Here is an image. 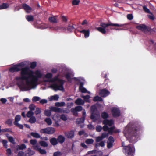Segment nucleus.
Wrapping results in <instances>:
<instances>
[{"label": "nucleus", "mask_w": 156, "mask_h": 156, "mask_svg": "<svg viewBox=\"0 0 156 156\" xmlns=\"http://www.w3.org/2000/svg\"><path fill=\"white\" fill-rule=\"evenodd\" d=\"M27 61H24L11 67L10 72L20 71V76L16 77L17 84L21 91H27L36 88L37 85L38 80L42 76V74L40 70L34 71L30 70L28 67H25Z\"/></svg>", "instance_id": "1"}, {"label": "nucleus", "mask_w": 156, "mask_h": 156, "mask_svg": "<svg viewBox=\"0 0 156 156\" xmlns=\"http://www.w3.org/2000/svg\"><path fill=\"white\" fill-rule=\"evenodd\" d=\"M59 75L58 74L52 78L53 75L50 73H48L44 76V77L46 78L44 80V81L52 83L49 87L55 91L60 90L64 91V89L63 85L65 81L59 78Z\"/></svg>", "instance_id": "2"}, {"label": "nucleus", "mask_w": 156, "mask_h": 156, "mask_svg": "<svg viewBox=\"0 0 156 156\" xmlns=\"http://www.w3.org/2000/svg\"><path fill=\"white\" fill-rule=\"evenodd\" d=\"M138 130V129H136L134 125H131L129 123L125 128L124 130V134L127 138L131 136H136V133Z\"/></svg>", "instance_id": "3"}, {"label": "nucleus", "mask_w": 156, "mask_h": 156, "mask_svg": "<svg viewBox=\"0 0 156 156\" xmlns=\"http://www.w3.org/2000/svg\"><path fill=\"white\" fill-rule=\"evenodd\" d=\"M113 123V121L112 120H104L103 122V123L104 124L103 127V130L105 131H108L109 134H112L115 127L114 126H111L112 125Z\"/></svg>", "instance_id": "4"}, {"label": "nucleus", "mask_w": 156, "mask_h": 156, "mask_svg": "<svg viewBox=\"0 0 156 156\" xmlns=\"http://www.w3.org/2000/svg\"><path fill=\"white\" fill-rule=\"evenodd\" d=\"M59 72L62 74V76H65L69 81L71 80V77L73 76L74 75L73 72L62 66H61L60 68Z\"/></svg>", "instance_id": "5"}, {"label": "nucleus", "mask_w": 156, "mask_h": 156, "mask_svg": "<svg viewBox=\"0 0 156 156\" xmlns=\"http://www.w3.org/2000/svg\"><path fill=\"white\" fill-rule=\"evenodd\" d=\"M100 26L102 27H99L96 28L97 30L103 34H105L106 33L105 28L110 26H117V23H112L111 22L108 23H101L100 24Z\"/></svg>", "instance_id": "6"}, {"label": "nucleus", "mask_w": 156, "mask_h": 156, "mask_svg": "<svg viewBox=\"0 0 156 156\" xmlns=\"http://www.w3.org/2000/svg\"><path fill=\"white\" fill-rule=\"evenodd\" d=\"M75 81L79 82L80 83L79 86L80 90L83 93H87V90L86 88L83 87L85 80L82 77H74L73 78Z\"/></svg>", "instance_id": "7"}, {"label": "nucleus", "mask_w": 156, "mask_h": 156, "mask_svg": "<svg viewBox=\"0 0 156 156\" xmlns=\"http://www.w3.org/2000/svg\"><path fill=\"white\" fill-rule=\"evenodd\" d=\"M125 154L127 156L133 155L134 152L135 150L133 146L128 145L125 147Z\"/></svg>", "instance_id": "8"}, {"label": "nucleus", "mask_w": 156, "mask_h": 156, "mask_svg": "<svg viewBox=\"0 0 156 156\" xmlns=\"http://www.w3.org/2000/svg\"><path fill=\"white\" fill-rule=\"evenodd\" d=\"M55 131V129L54 128L51 127L42 129L40 130V132L41 133L51 134H53Z\"/></svg>", "instance_id": "9"}, {"label": "nucleus", "mask_w": 156, "mask_h": 156, "mask_svg": "<svg viewBox=\"0 0 156 156\" xmlns=\"http://www.w3.org/2000/svg\"><path fill=\"white\" fill-rule=\"evenodd\" d=\"M21 119V116L19 115H17L15 118V121L13 123L16 126L18 127L20 129H23V126L22 125L19 124L18 122L20 121Z\"/></svg>", "instance_id": "10"}, {"label": "nucleus", "mask_w": 156, "mask_h": 156, "mask_svg": "<svg viewBox=\"0 0 156 156\" xmlns=\"http://www.w3.org/2000/svg\"><path fill=\"white\" fill-rule=\"evenodd\" d=\"M136 28L145 33H147L150 30V29L149 27L144 24H141L136 26Z\"/></svg>", "instance_id": "11"}, {"label": "nucleus", "mask_w": 156, "mask_h": 156, "mask_svg": "<svg viewBox=\"0 0 156 156\" xmlns=\"http://www.w3.org/2000/svg\"><path fill=\"white\" fill-rule=\"evenodd\" d=\"M34 149L38 151L41 154H46L47 153L46 151L45 150L41 149L39 145L34 146Z\"/></svg>", "instance_id": "12"}, {"label": "nucleus", "mask_w": 156, "mask_h": 156, "mask_svg": "<svg viewBox=\"0 0 156 156\" xmlns=\"http://www.w3.org/2000/svg\"><path fill=\"white\" fill-rule=\"evenodd\" d=\"M110 93V92L107 90L103 89L101 90L99 93V95L102 97H105L108 96Z\"/></svg>", "instance_id": "13"}, {"label": "nucleus", "mask_w": 156, "mask_h": 156, "mask_svg": "<svg viewBox=\"0 0 156 156\" xmlns=\"http://www.w3.org/2000/svg\"><path fill=\"white\" fill-rule=\"evenodd\" d=\"M65 136L68 138H72L74 136V131L73 130H71L69 131L65 132Z\"/></svg>", "instance_id": "14"}, {"label": "nucleus", "mask_w": 156, "mask_h": 156, "mask_svg": "<svg viewBox=\"0 0 156 156\" xmlns=\"http://www.w3.org/2000/svg\"><path fill=\"white\" fill-rule=\"evenodd\" d=\"M37 28L42 29L47 28H49V29H50L52 28L48 24H45L44 23H42L39 25L37 27Z\"/></svg>", "instance_id": "15"}, {"label": "nucleus", "mask_w": 156, "mask_h": 156, "mask_svg": "<svg viewBox=\"0 0 156 156\" xmlns=\"http://www.w3.org/2000/svg\"><path fill=\"white\" fill-rule=\"evenodd\" d=\"M26 145L23 144H21L20 145H17L16 147V150L15 151V153L16 154H17L18 153V151L20 150H23L24 149L26 148Z\"/></svg>", "instance_id": "16"}, {"label": "nucleus", "mask_w": 156, "mask_h": 156, "mask_svg": "<svg viewBox=\"0 0 156 156\" xmlns=\"http://www.w3.org/2000/svg\"><path fill=\"white\" fill-rule=\"evenodd\" d=\"M57 16H52L48 18V21L51 23H58V20L57 18Z\"/></svg>", "instance_id": "17"}, {"label": "nucleus", "mask_w": 156, "mask_h": 156, "mask_svg": "<svg viewBox=\"0 0 156 156\" xmlns=\"http://www.w3.org/2000/svg\"><path fill=\"white\" fill-rule=\"evenodd\" d=\"M22 8L27 13L30 12L32 9L28 5L26 4H23L22 5Z\"/></svg>", "instance_id": "18"}, {"label": "nucleus", "mask_w": 156, "mask_h": 156, "mask_svg": "<svg viewBox=\"0 0 156 156\" xmlns=\"http://www.w3.org/2000/svg\"><path fill=\"white\" fill-rule=\"evenodd\" d=\"M49 109L51 111H52L57 112H62V109L61 108L56 107H49Z\"/></svg>", "instance_id": "19"}, {"label": "nucleus", "mask_w": 156, "mask_h": 156, "mask_svg": "<svg viewBox=\"0 0 156 156\" xmlns=\"http://www.w3.org/2000/svg\"><path fill=\"white\" fill-rule=\"evenodd\" d=\"M100 115L98 113H92L91 114V118L94 121H96L100 117Z\"/></svg>", "instance_id": "20"}, {"label": "nucleus", "mask_w": 156, "mask_h": 156, "mask_svg": "<svg viewBox=\"0 0 156 156\" xmlns=\"http://www.w3.org/2000/svg\"><path fill=\"white\" fill-rule=\"evenodd\" d=\"M34 154V152L29 148L25 152V156H31Z\"/></svg>", "instance_id": "21"}, {"label": "nucleus", "mask_w": 156, "mask_h": 156, "mask_svg": "<svg viewBox=\"0 0 156 156\" xmlns=\"http://www.w3.org/2000/svg\"><path fill=\"white\" fill-rule=\"evenodd\" d=\"M80 32L84 34V37L85 38H87L89 36L90 31L89 30H82L80 31Z\"/></svg>", "instance_id": "22"}, {"label": "nucleus", "mask_w": 156, "mask_h": 156, "mask_svg": "<svg viewBox=\"0 0 156 156\" xmlns=\"http://www.w3.org/2000/svg\"><path fill=\"white\" fill-rule=\"evenodd\" d=\"M59 98L58 95L56 94L54 95L51 96L48 98L49 101H51L53 100L57 101Z\"/></svg>", "instance_id": "23"}, {"label": "nucleus", "mask_w": 156, "mask_h": 156, "mask_svg": "<svg viewBox=\"0 0 156 156\" xmlns=\"http://www.w3.org/2000/svg\"><path fill=\"white\" fill-rule=\"evenodd\" d=\"M65 140V138L64 136L60 135L58 136L57 138V140L58 142L61 144L63 143Z\"/></svg>", "instance_id": "24"}, {"label": "nucleus", "mask_w": 156, "mask_h": 156, "mask_svg": "<svg viewBox=\"0 0 156 156\" xmlns=\"http://www.w3.org/2000/svg\"><path fill=\"white\" fill-rule=\"evenodd\" d=\"M75 103L77 105H83L84 101L81 99L79 98L75 101Z\"/></svg>", "instance_id": "25"}, {"label": "nucleus", "mask_w": 156, "mask_h": 156, "mask_svg": "<svg viewBox=\"0 0 156 156\" xmlns=\"http://www.w3.org/2000/svg\"><path fill=\"white\" fill-rule=\"evenodd\" d=\"M9 7V5L7 3H3L0 5V10L5 9L8 8Z\"/></svg>", "instance_id": "26"}, {"label": "nucleus", "mask_w": 156, "mask_h": 156, "mask_svg": "<svg viewBox=\"0 0 156 156\" xmlns=\"http://www.w3.org/2000/svg\"><path fill=\"white\" fill-rule=\"evenodd\" d=\"M50 142L53 145H55L58 144L57 140L55 138H52L50 140Z\"/></svg>", "instance_id": "27"}, {"label": "nucleus", "mask_w": 156, "mask_h": 156, "mask_svg": "<svg viewBox=\"0 0 156 156\" xmlns=\"http://www.w3.org/2000/svg\"><path fill=\"white\" fill-rule=\"evenodd\" d=\"M85 119L83 117L80 118H78L76 119V123L78 124L83 123Z\"/></svg>", "instance_id": "28"}, {"label": "nucleus", "mask_w": 156, "mask_h": 156, "mask_svg": "<svg viewBox=\"0 0 156 156\" xmlns=\"http://www.w3.org/2000/svg\"><path fill=\"white\" fill-rule=\"evenodd\" d=\"M112 115L114 117L117 116V108H112Z\"/></svg>", "instance_id": "29"}, {"label": "nucleus", "mask_w": 156, "mask_h": 156, "mask_svg": "<svg viewBox=\"0 0 156 156\" xmlns=\"http://www.w3.org/2000/svg\"><path fill=\"white\" fill-rule=\"evenodd\" d=\"M30 135L34 137L37 138H40L41 136L40 135L39 133H37L31 132L30 133Z\"/></svg>", "instance_id": "30"}, {"label": "nucleus", "mask_w": 156, "mask_h": 156, "mask_svg": "<svg viewBox=\"0 0 156 156\" xmlns=\"http://www.w3.org/2000/svg\"><path fill=\"white\" fill-rule=\"evenodd\" d=\"M39 144L41 146L44 147H46L48 146V144L46 142L44 141H39Z\"/></svg>", "instance_id": "31"}, {"label": "nucleus", "mask_w": 156, "mask_h": 156, "mask_svg": "<svg viewBox=\"0 0 156 156\" xmlns=\"http://www.w3.org/2000/svg\"><path fill=\"white\" fill-rule=\"evenodd\" d=\"M26 18L28 22L32 21L34 20V17L32 15H27L26 16Z\"/></svg>", "instance_id": "32"}, {"label": "nucleus", "mask_w": 156, "mask_h": 156, "mask_svg": "<svg viewBox=\"0 0 156 156\" xmlns=\"http://www.w3.org/2000/svg\"><path fill=\"white\" fill-rule=\"evenodd\" d=\"M81 97L84 98L85 101L88 102H90L89 99L90 98V96L89 95H87L86 96H84L82 95H81Z\"/></svg>", "instance_id": "33"}, {"label": "nucleus", "mask_w": 156, "mask_h": 156, "mask_svg": "<svg viewBox=\"0 0 156 156\" xmlns=\"http://www.w3.org/2000/svg\"><path fill=\"white\" fill-rule=\"evenodd\" d=\"M94 140L92 139H87L85 141V143L87 144H93Z\"/></svg>", "instance_id": "34"}, {"label": "nucleus", "mask_w": 156, "mask_h": 156, "mask_svg": "<svg viewBox=\"0 0 156 156\" xmlns=\"http://www.w3.org/2000/svg\"><path fill=\"white\" fill-rule=\"evenodd\" d=\"M51 111L50 110H46L44 112V115L47 116H50L51 114Z\"/></svg>", "instance_id": "35"}, {"label": "nucleus", "mask_w": 156, "mask_h": 156, "mask_svg": "<svg viewBox=\"0 0 156 156\" xmlns=\"http://www.w3.org/2000/svg\"><path fill=\"white\" fill-rule=\"evenodd\" d=\"M65 103L64 102H56L55 103V106L57 107H62L64 106Z\"/></svg>", "instance_id": "36"}, {"label": "nucleus", "mask_w": 156, "mask_h": 156, "mask_svg": "<svg viewBox=\"0 0 156 156\" xmlns=\"http://www.w3.org/2000/svg\"><path fill=\"white\" fill-rule=\"evenodd\" d=\"M103 99L102 98L98 96L95 97L93 98V101H101Z\"/></svg>", "instance_id": "37"}, {"label": "nucleus", "mask_w": 156, "mask_h": 156, "mask_svg": "<svg viewBox=\"0 0 156 156\" xmlns=\"http://www.w3.org/2000/svg\"><path fill=\"white\" fill-rule=\"evenodd\" d=\"M45 121L48 125H50L52 123V122L51 119L49 118H46L45 119Z\"/></svg>", "instance_id": "38"}, {"label": "nucleus", "mask_w": 156, "mask_h": 156, "mask_svg": "<svg viewBox=\"0 0 156 156\" xmlns=\"http://www.w3.org/2000/svg\"><path fill=\"white\" fill-rule=\"evenodd\" d=\"M36 121V118L34 116H32L30 118L29 122L31 123H34Z\"/></svg>", "instance_id": "39"}, {"label": "nucleus", "mask_w": 156, "mask_h": 156, "mask_svg": "<svg viewBox=\"0 0 156 156\" xmlns=\"http://www.w3.org/2000/svg\"><path fill=\"white\" fill-rule=\"evenodd\" d=\"M34 114V113L33 111H29L27 112V116L28 118H30L33 116Z\"/></svg>", "instance_id": "40"}, {"label": "nucleus", "mask_w": 156, "mask_h": 156, "mask_svg": "<svg viewBox=\"0 0 156 156\" xmlns=\"http://www.w3.org/2000/svg\"><path fill=\"white\" fill-rule=\"evenodd\" d=\"M30 144L33 145V147L34 146L37 145L36 144L37 143V140L36 139H32L30 141Z\"/></svg>", "instance_id": "41"}, {"label": "nucleus", "mask_w": 156, "mask_h": 156, "mask_svg": "<svg viewBox=\"0 0 156 156\" xmlns=\"http://www.w3.org/2000/svg\"><path fill=\"white\" fill-rule=\"evenodd\" d=\"M40 98L38 96H34L33 97L32 99V101L33 102H37L38 101H40Z\"/></svg>", "instance_id": "42"}, {"label": "nucleus", "mask_w": 156, "mask_h": 156, "mask_svg": "<svg viewBox=\"0 0 156 156\" xmlns=\"http://www.w3.org/2000/svg\"><path fill=\"white\" fill-rule=\"evenodd\" d=\"M36 108L35 105L34 104H30L29 107V108L30 110V111H33Z\"/></svg>", "instance_id": "43"}, {"label": "nucleus", "mask_w": 156, "mask_h": 156, "mask_svg": "<svg viewBox=\"0 0 156 156\" xmlns=\"http://www.w3.org/2000/svg\"><path fill=\"white\" fill-rule=\"evenodd\" d=\"M118 27H122V28L120 29L119 28H118V30H125L126 28V25L124 24H118L117 25Z\"/></svg>", "instance_id": "44"}, {"label": "nucleus", "mask_w": 156, "mask_h": 156, "mask_svg": "<svg viewBox=\"0 0 156 156\" xmlns=\"http://www.w3.org/2000/svg\"><path fill=\"white\" fill-rule=\"evenodd\" d=\"M51 27L52 28L50 29L55 30H59L61 29V27L57 25L55 26V27Z\"/></svg>", "instance_id": "45"}, {"label": "nucleus", "mask_w": 156, "mask_h": 156, "mask_svg": "<svg viewBox=\"0 0 156 156\" xmlns=\"http://www.w3.org/2000/svg\"><path fill=\"white\" fill-rule=\"evenodd\" d=\"M60 119L64 121H66L67 119V116L64 114H62L60 116Z\"/></svg>", "instance_id": "46"}, {"label": "nucleus", "mask_w": 156, "mask_h": 156, "mask_svg": "<svg viewBox=\"0 0 156 156\" xmlns=\"http://www.w3.org/2000/svg\"><path fill=\"white\" fill-rule=\"evenodd\" d=\"M71 112L73 113V115L75 116H77L78 115V113L77 111L75 109V108H73L71 109Z\"/></svg>", "instance_id": "47"}, {"label": "nucleus", "mask_w": 156, "mask_h": 156, "mask_svg": "<svg viewBox=\"0 0 156 156\" xmlns=\"http://www.w3.org/2000/svg\"><path fill=\"white\" fill-rule=\"evenodd\" d=\"M79 0H73L72 2V5H77L80 2Z\"/></svg>", "instance_id": "48"}, {"label": "nucleus", "mask_w": 156, "mask_h": 156, "mask_svg": "<svg viewBox=\"0 0 156 156\" xmlns=\"http://www.w3.org/2000/svg\"><path fill=\"white\" fill-rule=\"evenodd\" d=\"M91 113H96V111H97V108L95 106L93 105L91 107Z\"/></svg>", "instance_id": "49"}, {"label": "nucleus", "mask_w": 156, "mask_h": 156, "mask_svg": "<svg viewBox=\"0 0 156 156\" xmlns=\"http://www.w3.org/2000/svg\"><path fill=\"white\" fill-rule=\"evenodd\" d=\"M5 123L9 126H11L12 125V119H8L5 122Z\"/></svg>", "instance_id": "50"}, {"label": "nucleus", "mask_w": 156, "mask_h": 156, "mask_svg": "<svg viewBox=\"0 0 156 156\" xmlns=\"http://www.w3.org/2000/svg\"><path fill=\"white\" fill-rule=\"evenodd\" d=\"M8 138L9 140V141L13 144H15V142L14 139L12 136H9L8 137Z\"/></svg>", "instance_id": "51"}, {"label": "nucleus", "mask_w": 156, "mask_h": 156, "mask_svg": "<svg viewBox=\"0 0 156 156\" xmlns=\"http://www.w3.org/2000/svg\"><path fill=\"white\" fill-rule=\"evenodd\" d=\"M34 113L36 115L40 114L41 113V108H37Z\"/></svg>", "instance_id": "52"}, {"label": "nucleus", "mask_w": 156, "mask_h": 156, "mask_svg": "<svg viewBox=\"0 0 156 156\" xmlns=\"http://www.w3.org/2000/svg\"><path fill=\"white\" fill-rule=\"evenodd\" d=\"M96 150H93L92 151H88L86 155H87L88 154H95L96 153Z\"/></svg>", "instance_id": "53"}, {"label": "nucleus", "mask_w": 156, "mask_h": 156, "mask_svg": "<svg viewBox=\"0 0 156 156\" xmlns=\"http://www.w3.org/2000/svg\"><path fill=\"white\" fill-rule=\"evenodd\" d=\"M102 117L104 119H106L108 117V114L105 112H103L101 115Z\"/></svg>", "instance_id": "54"}, {"label": "nucleus", "mask_w": 156, "mask_h": 156, "mask_svg": "<svg viewBox=\"0 0 156 156\" xmlns=\"http://www.w3.org/2000/svg\"><path fill=\"white\" fill-rule=\"evenodd\" d=\"M62 155V153L60 151L55 152L53 153V156H60Z\"/></svg>", "instance_id": "55"}, {"label": "nucleus", "mask_w": 156, "mask_h": 156, "mask_svg": "<svg viewBox=\"0 0 156 156\" xmlns=\"http://www.w3.org/2000/svg\"><path fill=\"white\" fill-rule=\"evenodd\" d=\"M37 65L36 62H34L31 63L30 65V67L31 68L34 69V68Z\"/></svg>", "instance_id": "56"}, {"label": "nucleus", "mask_w": 156, "mask_h": 156, "mask_svg": "<svg viewBox=\"0 0 156 156\" xmlns=\"http://www.w3.org/2000/svg\"><path fill=\"white\" fill-rule=\"evenodd\" d=\"M102 129H103V127L102 128L101 126L100 125L98 126L96 128V131L98 132H100Z\"/></svg>", "instance_id": "57"}, {"label": "nucleus", "mask_w": 156, "mask_h": 156, "mask_svg": "<svg viewBox=\"0 0 156 156\" xmlns=\"http://www.w3.org/2000/svg\"><path fill=\"white\" fill-rule=\"evenodd\" d=\"M74 29V27L73 26H68L67 29L70 32L72 31V30Z\"/></svg>", "instance_id": "58"}, {"label": "nucleus", "mask_w": 156, "mask_h": 156, "mask_svg": "<svg viewBox=\"0 0 156 156\" xmlns=\"http://www.w3.org/2000/svg\"><path fill=\"white\" fill-rule=\"evenodd\" d=\"M108 134L107 133H102L101 136L103 139L108 137Z\"/></svg>", "instance_id": "59"}, {"label": "nucleus", "mask_w": 156, "mask_h": 156, "mask_svg": "<svg viewBox=\"0 0 156 156\" xmlns=\"http://www.w3.org/2000/svg\"><path fill=\"white\" fill-rule=\"evenodd\" d=\"M2 143L5 147V148H7L8 147V145L7 144V141L5 140H2Z\"/></svg>", "instance_id": "60"}, {"label": "nucleus", "mask_w": 156, "mask_h": 156, "mask_svg": "<svg viewBox=\"0 0 156 156\" xmlns=\"http://www.w3.org/2000/svg\"><path fill=\"white\" fill-rule=\"evenodd\" d=\"M77 111H80L82 110V107L80 106H76L75 108Z\"/></svg>", "instance_id": "61"}, {"label": "nucleus", "mask_w": 156, "mask_h": 156, "mask_svg": "<svg viewBox=\"0 0 156 156\" xmlns=\"http://www.w3.org/2000/svg\"><path fill=\"white\" fill-rule=\"evenodd\" d=\"M143 8L144 10L145 11V12L149 13H151L149 9L147 8L146 6H144L143 7Z\"/></svg>", "instance_id": "62"}, {"label": "nucleus", "mask_w": 156, "mask_h": 156, "mask_svg": "<svg viewBox=\"0 0 156 156\" xmlns=\"http://www.w3.org/2000/svg\"><path fill=\"white\" fill-rule=\"evenodd\" d=\"M40 103L42 104L46 103L47 102V100L45 99H42L40 100Z\"/></svg>", "instance_id": "63"}, {"label": "nucleus", "mask_w": 156, "mask_h": 156, "mask_svg": "<svg viewBox=\"0 0 156 156\" xmlns=\"http://www.w3.org/2000/svg\"><path fill=\"white\" fill-rule=\"evenodd\" d=\"M18 156H25V153L22 151L19 152L17 154Z\"/></svg>", "instance_id": "64"}]
</instances>
